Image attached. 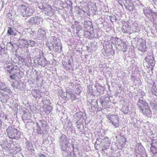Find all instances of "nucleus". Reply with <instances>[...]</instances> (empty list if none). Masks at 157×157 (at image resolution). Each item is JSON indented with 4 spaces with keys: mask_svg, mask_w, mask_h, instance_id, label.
<instances>
[{
    "mask_svg": "<svg viewBox=\"0 0 157 157\" xmlns=\"http://www.w3.org/2000/svg\"><path fill=\"white\" fill-rule=\"evenodd\" d=\"M138 105L140 110L144 115H146L148 117L151 115V111L150 106L147 102L142 100H139Z\"/></svg>",
    "mask_w": 157,
    "mask_h": 157,
    "instance_id": "obj_1",
    "label": "nucleus"
},
{
    "mask_svg": "<svg viewBox=\"0 0 157 157\" xmlns=\"http://www.w3.org/2000/svg\"><path fill=\"white\" fill-rule=\"evenodd\" d=\"M6 131L8 137L10 139L19 140L21 138L20 132L13 126L9 127Z\"/></svg>",
    "mask_w": 157,
    "mask_h": 157,
    "instance_id": "obj_2",
    "label": "nucleus"
},
{
    "mask_svg": "<svg viewBox=\"0 0 157 157\" xmlns=\"http://www.w3.org/2000/svg\"><path fill=\"white\" fill-rule=\"evenodd\" d=\"M53 40L51 42L52 50L55 52H60L62 51V47L59 40L55 36L53 37Z\"/></svg>",
    "mask_w": 157,
    "mask_h": 157,
    "instance_id": "obj_3",
    "label": "nucleus"
},
{
    "mask_svg": "<svg viewBox=\"0 0 157 157\" xmlns=\"http://www.w3.org/2000/svg\"><path fill=\"white\" fill-rule=\"evenodd\" d=\"M20 9L21 15L24 17L31 16L33 12V10L32 8L26 7V6L23 5H22L21 6Z\"/></svg>",
    "mask_w": 157,
    "mask_h": 157,
    "instance_id": "obj_4",
    "label": "nucleus"
},
{
    "mask_svg": "<svg viewBox=\"0 0 157 157\" xmlns=\"http://www.w3.org/2000/svg\"><path fill=\"white\" fill-rule=\"evenodd\" d=\"M107 118L110 121L112 124L116 127H117L119 126V121L117 115H108L107 117Z\"/></svg>",
    "mask_w": 157,
    "mask_h": 157,
    "instance_id": "obj_5",
    "label": "nucleus"
},
{
    "mask_svg": "<svg viewBox=\"0 0 157 157\" xmlns=\"http://www.w3.org/2000/svg\"><path fill=\"white\" fill-rule=\"evenodd\" d=\"M145 60L148 63L147 67L152 70L155 64L154 57L151 56H148L145 58Z\"/></svg>",
    "mask_w": 157,
    "mask_h": 157,
    "instance_id": "obj_6",
    "label": "nucleus"
},
{
    "mask_svg": "<svg viewBox=\"0 0 157 157\" xmlns=\"http://www.w3.org/2000/svg\"><path fill=\"white\" fill-rule=\"evenodd\" d=\"M17 65H14L10 63L5 64L4 66L6 72L7 71L8 73H12V71L17 70Z\"/></svg>",
    "mask_w": 157,
    "mask_h": 157,
    "instance_id": "obj_7",
    "label": "nucleus"
},
{
    "mask_svg": "<svg viewBox=\"0 0 157 157\" xmlns=\"http://www.w3.org/2000/svg\"><path fill=\"white\" fill-rule=\"evenodd\" d=\"M31 113L28 112H25L23 115L22 118L25 123H28L30 121L31 118Z\"/></svg>",
    "mask_w": 157,
    "mask_h": 157,
    "instance_id": "obj_8",
    "label": "nucleus"
},
{
    "mask_svg": "<svg viewBox=\"0 0 157 157\" xmlns=\"http://www.w3.org/2000/svg\"><path fill=\"white\" fill-rule=\"evenodd\" d=\"M12 73H9L10 75L9 76L10 78L11 79L14 80L15 78H18L20 76V71L17 67V70H14V71H12Z\"/></svg>",
    "mask_w": 157,
    "mask_h": 157,
    "instance_id": "obj_9",
    "label": "nucleus"
},
{
    "mask_svg": "<svg viewBox=\"0 0 157 157\" xmlns=\"http://www.w3.org/2000/svg\"><path fill=\"white\" fill-rule=\"evenodd\" d=\"M17 31L14 28L9 27L8 28L7 35L8 36H16L17 35Z\"/></svg>",
    "mask_w": 157,
    "mask_h": 157,
    "instance_id": "obj_10",
    "label": "nucleus"
},
{
    "mask_svg": "<svg viewBox=\"0 0 157 157\" xmlns=\"http://www.w3.org/2000/svg\"><path fill=\"white\" fill-rule=\"evenodd\" d=\"M39 122L40 123L42 127L44 128L45 132L48 133L49 131L48 126L47 124V122L44 121L40 120Z\"/></svg>",
    "mask_w": 157,
    "mask_h": 157,
    "instance_id": "obj_11",
    "label": "nucleus"
},
{
    "mask_svg": "<svg viewBox=\"0 0 157 157\" xmlns=\"http://www.w3.org/2000/svg\"><path fill=\"white\" fill-rule=\"evenodd\" d=\"M32 94L33 96L35 98H39L41 97L40 93L39 92L38 90L36 89L33 90Z\"/></svg>",
    "mask_w": 157,
    "mask_h": 157,
    "instance_id": "obj_12",
    "label": "nucleus"
},
{
    "mask_svg": "<svg viewBox=\"0 0 157 157\" xmlns=\"http://www.w3.org/2000/svg\"><path fill=\"white\" fill-rule=\"evenodd\" d=\"M38 64L44 67L47 63V62L44 58H41L39 59L38 60Z\"/></svg>",
    "mask_w": 157,
    "mask_h": 157,
    "instance_id": "obj_13",
    "label": "nucleus"
},
{
    "mask_svg": "<svg viewBox=\"0 0 157 157\" xmlns=\"http://www.w3.org/2000/svg\"><path fill=\"white\" fill-rule=\"evenodd\" d=\"M46 34L45 31L43 29H39L37 32V35L40 37H44Z\"/></svg>",
    "mask_w": 157,
    "mask_h": 157,
    "instance_id": "obj_14",
    "label": "nucleus"
},
{
    "mask_svg": "<svg viewBox=\"0 0 157 157\" xmlns=\"http://www.w3.org/2000/svg\"><path fill=\"white\" fill-rule=\"evenodd\" d=\"M23 43L22 44H20L22 46L24 47H28L29 46V40H27L25 39H22Z\"/></svg>",
    "mask_w": 157,
    "mask_h": 157,
    "instance_id": "obj_15",
    "label": "nucleus"
},
{
    "mask_svg": "<svg viewBox=\"0 0 157 157\" xmlns=\"http://www.w3.org/2000/svg\"><path fill=\"white\" fill-rule=\"evenodd\" d=\"M121 47V50L123 52H125L127 50L128 46L125 42H123L122 44Z\"/></svg>",
    "mask_w": 157,
    "mask_h": 157,
    "instance_id": "obj_16",
    "label": "nucleus"
},
{
    "mask_svg": "<svg viewBox=\"0 0 157 157\" xmlns=\"http://www.w3.org/2000/svg\"><path fill=\"white\" fill-rule=\"evenodd\" d=\"M36 130L37 132V133L38 134H41L42 132V131L41 130V128L40 127V125L39 124V123L38 122H36Z\"/></svg>",
    "mask_w": 157,
    "mask_h": 157,
    "instance_id": "obj_17",
    "label": "nucleus"
},
{
    "mask_svg": "<svg viewBox=\"0 0 157 157\" xmlns=\"http://www.w3.org/2000/svg\"><path fill=\"white\" fill-rule=\"evenodd\" d=\"M125 8L127 9L129 11H132L134 9V6L133 4L132 3H131L130 5L126 6Z\"/></svg>",
    "mask_w": 157,
    "mask_h": 157,
    "instance_id": "obj_18",
    "label": "nucleus"
},
{
    "mask_svg": "<svg viewBox=\"0 0 157 157\" xmlns=\"http://www.w3.org/2000/svg\"><path fill=\"white\" fill-rule=\"evenodd\" d=\"M151 92L157 97V86H153L151 89Z\"/></svg>",
    "mask_w": 157,
    "mask_h": 157,
    "instance_id": "obj_19",
    "label": "nucleus"
},
{
    "mask_svg": "<svg viewBox=\"0 0 157 157\" xmlns=\"http://www.w3.org/2000/svg\"><path fill=\"white\" fill-rule=\"evenodd\" d=\"M150 149L151 151L153 154L157 153V147L151 146Z\"/></svg>",
    "mask_w": 157,
    "mask_h": 157,
    "instance_id": "obj_20",
    "label": "nucleus"
},
{
    "mask_svg": "<svg viewBox=\"0 0 157 157\" xmlns=\"http://www.w3.org/2000/svg\"><path fill=\"white\" fill-rule=\"evenodd\" d=\"M69 94L70 95V98L72 101H75L76 99V96L74 94L70 93H69Z\"/></svg>",
    "mask_w": 157,
    "mask_h": 157,
    "instance_id": "obj_21",
    "label": "nucleus"
},
{
    "mask_svg": "<svg viewBox=\"0 0 157 157\" xmlns=\"http://www.w3.org/2000/svg\"><path fill=\"white\" fill-rule=\"evenodd\" d=\"M12 85L14 88H15L17 89L20 88V86H19V83L17 81H16L13 82Z\"/></svg>",
    "mask_w": 157,
    "mask_h": 157,
    "instance_id": "obj_22",
    "label": "nucleus"
},
{
    "mask_svg": "<svg viewBox=\"0 0 157 157\" xmlns=\"http://www.w3.org/2000/svg\"><path fill=\"white\" fill-rule=\"evenodd\" d=\"M6 86L5 84L2 82H0V90H5L6 87Z\"/></svg>",
    "mask_w": 157,
    "mask_h": 157,
    "instance_id": "obj_23",
    "label": "nucleus"
},
{
    "mask_svg": "<svg viewBox=\"0 0 157 157\" xmlns=\"http://www.w3.org/2000/svg\"><path fill=\"white\" fill-rule=\"evenodd\" d=\"M151 146L157 147V139L152 140Z\"/></svg>",
    "mask_w": 157,
    "mask_h": 157,
    "instance_id": "obj_24",
    "label": "nucleus"
},
{
    "mask_svg": "<svg viewBox=\"0 0 157 157\" xmlns=\"http://www.w3.org/2000/svg\"><path fill=\"white\" fill-rule=\"evenodd\" d=\"M4 53H5V47L4 46L3 47L2 46H0V55L2 56Z\"/></svg>",
    "mask_w": 157,
    "mask_h": 157,
    "instance_id": "obj_25",
    "label": "nucleus"
},
{
    "mask_svg": "<svg viewBox=\"0 0 157 157\" xmlns=\"http://www.w3.org/2000/svg\"><path fill=\"white\" fill-rule=\"evenodd\" d=\"M29 45H30L31 47L35 46L36 44V42L33 40H29Z\"/></svg>",
    "mask_w": 157,
    "mask_h": 157,
    "instance_id": "obj_26",
    "label": "nucleus"
},
{
    "mask_svg": "<svg viewBox=\"0 0 157 157\" xmlns=\"http://www.w3.org/2000/svg\"><path fill=\"white\" fill-rule=\"evenodd\" d=\"M146 47V44L144 43L141 44L140 46L139 47L140 49L142 51L144 49V48Z\"/></svg>",
    "mask_w": 157,
    "mask_h": 157,
    "instance_id": "obj_27",
    "label": "nucleus"
},
{
    "mask_svg": "<svg viewBox=\"0 0 157 157\" xmlns=\"http://www.w3.org/2000/svg\"><path fill=\"white\" fill-rule=\"evenodd\" d=\"M3 91L5 92L6 93L8 94H11L12 93V92L9 89H8L6 87L5 90H3Z\"/></svg>",
    "mask_w": 157,
    "mask_h": 157,
    "instance_id": "obj_28",
    "label": "nucleus"
},
{
    "mask_svg": "<svg viewBox=\"0 0 157 157\" xmlns=\"http://www.w3.org/2000/svg\"><path fill=\"white\" fill-rule=\"evenodd\" d=\"M63 65L65 68L67 70H70V69H68L67 68L68 67H69V66H67V63L66 62H64L63 63Z\"/></svg>",
    "mask_w": 157,
    "mask_h": 157,
    "instance_id": "obj_29",
    "label": "nucleus"
},
{
    "mask_svg": "<svg viewBox=\"0 0 157 157\" xmlns=\"http://www.w3.org/2000/svg\"><path fill=\"white\" fill-rule=\"evenodd\" d=\"M67 66H69V67H68L67 68L69 69H71V68L72 67V66L70 60H69V61L68 62V63H67Z\"/></svg>",
    "mask_w": 157,
    "mask_h": 157,
    "instance_id": "obj_30",
    "label": "nucleus"
},
{
    "mask_svg": "<svg viewBox=\"0 0 157 157\" xmlns=\"http://www.w3.org/2000/svg\"><path fill=\"white\" fill-rule=\"evenodd\" d=\"M2 114L3 115V116L2 117L5 119L7 120H8L9 119L7 117V115H5L4 114H1L0 115L1 117L2 116Z\"/></svg>",
    "mask_w": 157,
    "mask_h": 157,
    "instance_id": "obj_31",
    "label": "nucleus"
},
{
    "mask_svg": "<svg viewBox=\"0 0 157 157\" xmlns=\"http://www.w3.org/2000/svg\"><path fill=\"white\" fill-rule=\"evenodd\" d=\"M36 157H46V156L43 154H38Z\"/></svg>",
    "mask_w": 157,
    "mask_h": 157,
    "instance_id": "obj_32",
    "label": "nucleus"
},
{
    "mask_svg": "<svg viewBox=\"0 0 157 157\" xmlns=\"http://www.w3.org/2000/svg\"><path fill=\"white\" fill-rule=\"evenodd\" d=\"M10 43L13 47H14V46L16 45V44L15 43L11 41L10 42Z\"/></svg>",
    "mask_w": 157,
    "mask_h": 157,
    "instance_id": "obj_33",
    "label": "nucleus"
},
{
    "mask_svg": "<svg viewBox=\"0 0 157 157\" xmlns=\"http://www.w3.org/2000/svg\"><path fill=\"white\" fill-rule=\"evenodd\" d=\"M153 106L154 107V109L157 108V104H153Z\"/></svg>",
    "mask_w": 157,
    "mask_h": 157,
    "instance_id": "obj_34",
    "label": "nucleus"
},
{
    "mask_svg": "<svg viewBox=\"0 0 157 157\" xmlns=\"http://www.w3.org/2000/svg\"><path fill=\"white\" fill-rule=\"evenodd\" d=\"M108 149V146H106V147H103L102 149V151H104L105 150H106Z\"/></svg>",
    "mask_w": 157,
    "mask_h": 157,
    "instance_id": "obj_35",
    "label": "nucleus"
},
{
    "mask_svg": "<svg viewBox=\"0 0 157 157\" xmlns=\"http://www.w3.org/2000/svg\"><path fill=\"white\" fill-rule=\"evenodd\" d=\"M109 143H107L106 145L104 144L103 147H106V146H108V149L109 148Z\"/></svg>",
    "mask_w": 157,
    "mask_h": 157,
    "instance_id": "obj_36",
    "label": "nucleus"
},
{
    "mask_svg": "<svg viewBox=\"0 0 157 157\" xmlns=\"http://www.w3.org/2000/svg\"><path fill=\"white\" fill-rule=\"evenodd\" d=\"M122 32L124 33H128L127 31L125 30L124 28H123L122 29Z\"/></svg>",
    "mask_w": 157,
    "mask_h": 157,
    "instance_id": "obj_37",
    "label": "nucleus"
},
{
    "mask_svg": "<svg viewBox=\"0 0 157 157\" xmlns=\"http://www.w3.org/2000/svg\"><path fill=\"white\" fill-rule=\"evenodd\" d=\"M2 125V121L0 119V127H1Z\"/></svg>",
    "mask_w": 157,
    "mask_h": 157,
    "instance_id": "obj_38",
    "label": "nucleus"
}]
</instances>
